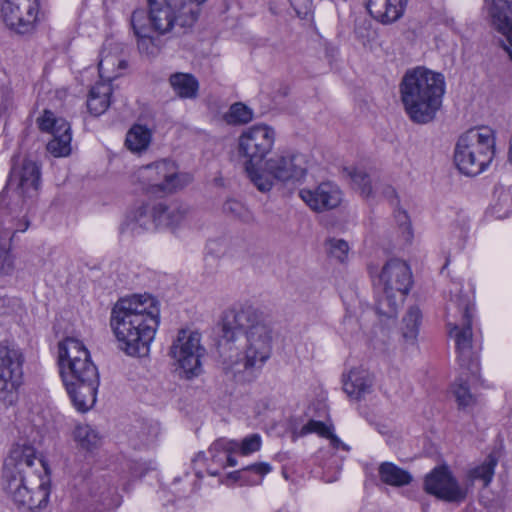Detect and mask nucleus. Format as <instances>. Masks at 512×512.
I'll return each instance as SVG.
<instances>
[{"mask_svg":"<svg viewBox=\"0 0 512 512\" xmlns=\"http://www.w3.org/2000/svg\"><path fill=\"white\" fill-rule=\"evenodd\" d=\"M239 336H244L243 357L224 361V370L233 374L248 369H260L272 352L273 330L266 316L252 306L227 311L221 323L219 348L221 353L232 350Z\"/></svg>","mask_w":512,"mask_h":512,"instance_id":"nucleus-1","label":"nucleus"},{"mask_svg":"<svg viewBox=\"0 0 512 512\" xmlns=\"http://www.w3.org/2000/svg\"><path fill=\"white\" fill-rule=\"evenodd\" d=\"M159 322L158 301L150 295L121 298L111 309V330L119 349L128 356L148 355Z\"/></svg>","mask_w":512,"mask_h":512,"instance_id":"nucleus-2","label":"nucleus"},{"mask_svg":"<svg viewBox=\"0 0 512 512\" xmlns=\"http://www.w3.org/2000/svg\"><path fill=\"white\" fill-rule=\"evenodd\" d=\"M3 478L6 492L18 506L32 512L47 506L50 495L47 469L32 446H17L11 450L4 463Z\"/></svg>","mask_w":512,"mask_h":512,"instance_id":"nucleus-3","label":"nucleus"},{"mask_svg":"<svg viewBox=\"0 0 512 512\" xmlns=\"http://www.w3.org/2000/svg\"><path fill=\"white\" fill-rule=\"evenodd\" d=\"M148 12L143 8L135 9L130 24L137 38L138 49L146 55H155L159 51L158 39L152 33L167 35L176 29L189 28L198 19V10L192 4H173L169 0H146Z\"/></svg>","mask_w":512,"mask_h":512,"instance_id":"nucleus-4","label":"nucleus"},{"mask_svg":"<svg viewBox=\"0 0 512 512\" xmlns=\"http://www.w3.org/2000/svg\"><path fill=\"white\" fill-rule=\"evenodd\" d=\"M60 376L73 406L86 412L96 402L99 373L90 352L78 339L67 337L58 344Z\"/></svg>","mask_w":512,"mask_h":512,"instance_id":"nucleus-5","label":"nucleus"},{"mask_svg":"<svg viewBox=\"0 0 512 512\" xmlns=\"http://www.w3.org/2000/svg\"><path fill=\"white\" fill-rule=\"evenodd\" d=\"M400 93L411 121L427 124L441 107L445 93L444 76L424 67L408 70L401 81Z\"/></svg>","mask_w":512,"mask_h":512,"instance_id":"nucleus-6","label":"nucleus"},{"mask_svg":"<svg viewBox=\"0 0 512 512\" xmlns=\"http://www.w3.org/2000/svg\"><path fill=\"white\" fill-rule=\"evenodd\" d=\"M495 155V136L489 127L472 128L457 141L454 161L459 171L467 176L480 174Z\"/></svg>","mask_w":512,"mask_h":512,"instance_id":"nucleus-7","label":"nucleus"},{"mask_svg":"<svg viewBox=\"0 0 512 512\" xmlns=\"http://www.w3.org/2000/svg\"><path fill=\"white\" fill-rule=\"evenodd\" d=\"M450 306L461 313V323H447L449 335L455 341L458 362L461 367L476 374L478 351L473 340L471 302L467 296L458 295L455 300H451Z\"/></svg>","mask_w":512,"mask_h":512,"instance_id":"nucleus-8","label":"nucleus"},{"mask_svg":"<svg viewBox=\"0 0 512 512\" xmlns=\"http://www.w3.org/2000/svg\"><path fill=\"white\" fill-rule=\"evenodd\" d=\"M379 279L383 285V295L377 301L376 310L388 318L395 317L398 307L395 293L404 296L412 286L410 267L400 259H390L383 266Z\"/></svg>","mask_w":512,"mask_h":512,"instance_id":"nucleus-9","label":"nucleus"},{"mask_svg":"<svg viewBox=\"0 0 512 512\" xmlns=\"http://www.w3.org/2000/svg\"><path fill=\"white\" fill-rule=\"evenodd\" d=\"M25 358L15 344L0 343V401L12 405L18 397V388L23 380Z\"/></svg>","mask_w":512,"mask_h":512,"instance_id":"nucleus-10","label":"nucleus"},{"mask_svg":"<svg viewBox=\"0 0 512 512\" xmlns=\"http://www.w3.org/2000/svg\"><path fill=\"white\" fill-rule=\"evenodd\" d=\"M200 340L199 333L182 329L170 346L169 355L174 359L179 374L186 379L197 377L202 372L201 358L205 348Z\"/></svg>","mask_w":512,"mask_h":512,"instance_id":"nucleus-11","label":"nucleus"},{"mask_svg":"<svg viewBox=\"0 0 512 512\" xmlns=\"http://www.w3.org/2000/svg\"><path fill=\"white\" fill-rule=\"evenodd\" d=\"M135 178L152 194L172 193L183 186L174 164L167 160L140 167Z\"/></svg>","mask_w":512,"mask_h":512,"instance_id":"nucleus-12","label":"nucleus"},{"mask_svg":"<svg viewBox=\"0 0 512 512\" xmlns=\"http://www.w3.org/2000/svg\"><path fill=\"white\" fill-rule=\"evenodd\" d=\"M275 142V131L267 125H254L245 129L238 139L239 155L245 164L261 163L271 152Z\"/></svg>","mask_w":512,"mask_h":512,"instance_id":"nucleus-13","label":"nucleus"},{"mask_svg":"<svg viewBox=\"0 0 512 512\" xmlns=\"http://www.w3.org/2000/svg\"><path fill=\"white\" fill-rule=\"evenodd\" d=\"M116 62L119 66L124 65V61L116 59L111 55L102 56L99 64V77L101 82L96 83L89 92L87 99V108L94 116H100L110 106V96L112 87L110 82L119 76L114 69Z\"/></svg>","mask_w":512,"mask_h":512,"instance_id":"nucleus-14","label":"nucleus"},{"mask_svg":"<svg viewBox=\"0 0 512 512\" xmlns=\"http://www.w3.org/2000/svg\"><path fill=\"white\" fill-rule=\"evenodd\" d=\"M38 9V0H4L1 5V16L10 30L18 34H27L34 29Z\"/></svg>","mask_w":512,"mask_h":512,"instance_id":"nucleus-15","label":"nucleus"},{"mask_svg":"<svg viewBox=\"0 0 512 512\" xmlns=\"http://www.w3.org/2000/svg\"><path fill=\"white\" fill-rule=\"evenodd\" d=\"M424 489L427 493L449 503L465 500L467 491L463 488L446 466L435 467L426 475Z\"/></svg>","mask_w":512,"mask_h":512,"instance_id":"nucleus-16","label":"nucleus"},{"mask_svg":"<svg viewBox=\"0 0 512 512\" xmlns=\"http://www.w3.org/2000/svg\"><path fill=\"white\" fill-rule=\"evenodd\" d=\"M267 171L277 182L300 181L307 172V160L300 153L275 155L267 161Z\"/></svg>","mask_w":512,"mask_h":512,"instance_id":"nucleus-17","label":"nucleus"},{"mask_svg":"<svg viewBox=\"0 0 512 512\" xmlns=\"http://www.w3.org/2000/svg\"><path fill=\"white\" fill-rule=\"evenodd\" d=\"M300 198L316 212H323L338 207L342 201L339 187L330 182H322L313 189H301Z\"/></svg>","mask_w":512,"mask_h":512,"instance_id":"nucleus-18","label":"nucleus"},{"mask_svg":"<svg viewBox=\"0 0 512 512\" xmlns=\"http://www.w3.org/2000/svg\"><path fill=\"white\" fill-rule=\"evenodd\" d=\"M40 167L31 159H23L21 164L12 165L9 178V189L11 187L21 188L29 196H36L40 187Z\"/></svg>","mask_w":512,"mask_h":512,"instance_id":"nucleus-19","label":"nucleus"},{"mask_svg":"<svg viewBox=\"0 0 512 512\" xmlns=\"http://www.w3.org/2000/svg\"><path fill=\"white\" fill-rule=\"evenodd\" d=\"M493 27L506 37L512 60V0H484Z\"/></svg>","mask_w":512,"mask_h":512,"instance_id":"nucleus-20","label":"nucleus"},{"mask_svg":"<svg viewBox=\"0 0 512 512\" xmlns=\"http://www.w3.org/2000/svg\"><path fill=\"white\" fill-rule=\"evenodd\" d=\"M29 225L30 221L25 216L9 227L0 225V276H9L14 272L15 262L10 242L15 233L26 231Z\"/></svg>","mask_w":512,"mask_h":512,"instance_id":"nucleus-21","label":"nucleus"},{"mask_svg":"<svg viewBox=\"0 0 512 512\" xmlns=\"http://www.w3.org/2000/svg\"><path fill=\"white\" fill-rule=\"evenodd\" d=\"M408 0H365L369 14L383 24H391L403 16Z\"/></svg>","mask_w":512,"mask_h":512,"instance_id":"nucleus-22","label":"nucleus"},{"mask_svg":"<svg viewBox=\"0 0 512 512\" xmlns=\"http://www.w3.org/2000/svg\"><path fill=\"white\" fill-rule=\"evenodd\" d=\"M350 177L362 196L371 197L380 193L391 201L392 204L396 202L395 200L397 199V196L395 189L390 185L380 182H375L373 184L370 176L365 171L361 169H354L350 172Z\"/></svg>","mask_w":512,"mask_h":512,"instance_id":"nucleus-23","label":"nucleus"},{"mask_svg":"<svg viewBox=\"0 0 512 512\" xmlns=\"http://www.w3.org/2000/svg\"><path fill=\"white\" fill-rule=\"evenodd\" d=\"M34 197L27 195L21 188L9 189V183H6L0 193V209L7 215H18L29 207Z\"/></svg>","mask_w":512,"mask_h":512,"instance_id":"nucleus-24","label":"nucleus"},{"mask_svg":"<svg viewBox=\"0 0 512 512\" xmlns=\"http://www.w3.org/2000/svg\"><path fill=\"white\" fill-rule=\"evenodd\" d=\"M373 378L367 370L353 368L343 380V389L352 399L360 400L371 392Z\"/></svg>","mask_w":512,"mask_h":512,"instance_id":"nucleus-25","label":"nucleus"},{"mask_svg":"<svg viewBox=\"0 0 512 512\" xmlns=\"http://www.w3.org/2000/svg\"><path fill=\"white\" fill-rule=\"evenodd\" d=\"M188 208L176 201L156 203V224L158 228H174L186 217Z\"/></svg>","mask_w":512,"mask_h":512,"instance_id":"nucleus-26","label":"nucleus"},{"mask_svg":"<svg viewBox=\"0 0 512 512\" xmlns=\"http://www.w3.org/2000/svg\"><path fill=\"white\" fill-rule=\"evenodd\" d=\"M126 225L132 232L157 229L156 203L153 205L142 204L131 211L127 216Z\"/></svg>","mask_w":512,"mask_h":512,"instance_id":"nucleus-27","label":"nucleus"},{"mask_svg":"<svg viewBox=\"0 0 512 512\" xmlns=\"http://www.w3.org/2000/svg\"><path fill=\"white\" fill-rule=\"evenodd\" d=\"M272 470L269 463L259 462L248 465L240 470L229 473L228 477L233 481H239L242 485H259L263 477Z\"/></svg>","mask_w":512,"mask_h":512,"instance_id":"nucleus-28","label":"nucleus"},{"mask_svg":"<svg viewBox=\"0 0 512 512\" xmlns=\"http://www.w3.org/2000/svg\"><path fill=\"white\" fill-rule=\"evenodd\" d=\"M73 439L80 450L93 453L102 445V436L89 424H78L73 430Z\"/></svg>","mask_w":512,"mask_h":512,"instance_id":"nucleus-29","label":"nucleus"},{"mask_svg":"<svg viewBox=\"0 0 512 512\" xmlns=\"http://www.w3.org/2000/svg\"><path fill=\"white\" fill-rule=\"evenodd\" d=\"M169 83L175 94L182 99H195L198 95L199 82L190 73H173L169 77Z\"/></svg>","mask_w":512,"mask_h":512,"instance_id":"nucleus-30","label":"nucleus"},{"mask_svg":"<svg viewBox=\"0 0 512 512\" xmlns=\"http://www.w3.org/2000/svg\"><path fill=\"white\" fill-rule=\"evenodd\" d=\"M381 481L387 485L402 487L410 484L412 475L392 462H383L378 468Z\"/></svg>","mask_w":512,"mask_h":512,"instance_id":"nucleus-31","label":"nucleus"},{"mask_svg":"<svg viewBox=\"0 0 512 512\" xmlns=\"http://www.w3.org/2000/svg\"><path fill=\"white\" fill-rule=\"evenodd\" d=\"M152 139L151 130L145 125L134 124L127 132L125 146L133 153L145 151Z\"/></svg>","mask_w":512,"mask_h":512,"instance_id":"nucleus-32","label":"nucleus"},{"mask_svg":"<svg viewBox=\"0 0 512 512\" xmlns=\"http://www.w3.org/2000/svg\"><path fill=\"white\" fill-rule=\"evenodd\" d=\"M259 163L245 164L246 173L254 186L262 193L269 192L277 182L273 175L267 171V162L263 168L257 167Z\"/></svg>","mask_w":512,"mask_h":512,"instance_id":"nucleus-33","label":"nucleus"},{"mask_svg":"<svg viewBox=\"0 0 512 512\" xmlns=\"http://www.w3.org/2000/svg\"><path fill=\"white\" fill-rule=\"evenodd\" d=\"M237 447L236 440L219 438L215 440L208 449L211 461L220 468L226 467V458L228 452H235Z\"/></svg>","mask_w":512,"mask_h":512,"instance_id":"nucleus-34","label":"nucleus"},{"mask_svg":"<svg viewBox=\"0 0 512 512\" xmlns=\"http://www.w3.org/2000/svg\"><path fill=\"white\" fill-rule=\"evenodd\" d=\"M71 129L59 130L52 134V139L47 143V151L54 157L67 156L71 152Z\"/></svg>","mask_w":512,"mask_h":512,"instance_id":"nucleus-35","label":"nucleus"},{"mask_svg":"<svg viewBox=\"0 0 512 512\" xmlns=\"http://www.w3.org/2000/svg\"><path fill=\"white\" fill-rule=\"evenodd\" d=\"M422 313L417 306H411L403 317L402 334L407 341L416 340L419 333V326Z\"/></svg>","mask_w":512,"mask_h":512,"instance_id":"nucleus-36","label":"nucleus"},{"mask_svg":"<svg viewBox=\"0 0 512 512\" xmlns=\"http://www.w3.org/2000/svg\"><path fill=\"white\" fill-rule=\"evenodd\" d=\"M497 463L498 459L490 454L481 465L471 469L468 476L471 481L480 480L483 482V487H487L493 479Z\"/></svg>","mask_w":512,"mask_h":512,"instance_id":"nucleus-37","label":"nucleus"},{"mask_svg":"<svg viewBox=\"0 0 512 512\" xmlns=\"http://www.w3.org/2000/svg\"><path fill=\"white\" fill-rule=\"evenodd\" d=\"M37 122L41 131L51 134L59 130H70V124L63 118H57L50 110H45Z\"/></svg>","mask_w":512,"mask_h":512,"instance_id":"nucleus-38","label":"nucleus"},{"mask_svg":"<svg viewBox=\"0 0 512 512\" xmlns=\"http://www.w3.org/2000/svg\"><path fill=\"white\" fill-rule=\"evenodd\" d=\"M453 394L460 409L472 407L476 403L475 396L470 392L467 383L462 379L454 384Z\"/></svg>","mask_w":512,"mask_h":512,"instance_id":"nucleus-39","label":"nucleus"},{"mask_svg":"<svg viewBox=\"0 0 512 512\" xmlns=\"http://www.w3.org/2000/svg\"><path fill=\"white\" fill-rule=\"evenodd\" d=\"M252 119V110L240 102L233 104L226 115V120L229 124H246Z\"/></svg>","mask_w":512,"mask_h":512,"instance_id":"nucleus-40","label":"nucleus"},{"mask_svg":"<svg viewBox=\"0 0 512 512\" xmlns=\"http://www.w3.org/2000/svg\"><path fill=\"white\" fill-rule=\"evenodd\" d=\"M223 212L243 222H249L252 219L251 212L238 200L228 199L223 204Z\"/></svg>","mask_w":512,"mask_h":512,"instance_id":"nucleus-41","label":"nucleus"},{"mask_svg":"<svg viewBox=\"0 0 512 512\" xmlns=\"http://www.w3.org/2000/svg\"><path fill=\"white\" fill-rule=\"evenodd\" d=\"M236 444L235 452H240L242 455H249L260 450L261 437L259 434H251L240 442L236 440Z\"/></svg>","mask_w":512,"mask_h":512,"instance_id":"nucleus-42","label":"nucleus"},{"mask_svg":"<svg viewBox=\"0 0 512 512\" xmlns=\"http://www.w3.org/2000/svg\"><path fill=\"white\" fill-rule=\"evenodd\" d=\"M329 254L340 262H344L348 257V243L342 239H329L327 241Z\"/></svg>","mask_w":512,"mask_h":512,"instance_id":"nucleus-43","label":"nucleus"},{"mask_svg":"<svg viewBox=\"0 0 512 512\" xmlns=\"http://www.w3.org/2000/svg\"><path fill=\"white\" fill-rule=\"evenodd\" d=\"M332 426H328L321 421L309 420L300 430L299 436H305L310 433H317L326 438L332 431Z\"/></svg>","mask_w":512,"mask_h":512,"instance_id":"nucleus-44","label":"nucleus"},{"mask_svg":"<svg viewBox=\"0 0 512 512\" xmlns=\"http://www.w3.org/2000/svg\"><path fill=\"white\" fill-rule=\"evenodd\" d=\"M510 200V195L508 193H501L497 203L493 206L494 212L497 215V217H506L510 209H506L502 211V204L507 203Z\"/></svg>","mask_w":512,"mask_h":512,"instance_id":"nucleus-45","label":"nucleus"},{"mask_svg":"<svg viewBox=\"0 0 512 512\" xmlns=\"http://www.w3.org/2000/svg\"><path fill=\"white\" fill-rule=\"evenodd\" d=\"M330 441V445L336 449H342L344 451H349V446L341 441V439L333 433V431L330 432V434L326 437Z\"/></svg>","mask_w":512,"mask_h":512,"instance_id":"nucleus-46","label":"nucleus"},{"mask_svg":"<svg viewBox=\"0 0 512 512\" xmlns=\"http://www.w3.org/2000/svg\"><path fill=\"white\" fill-rule=\"evenodd\" d=\"M395 218L400 226H404L405 230H407L408 237L411 236L409 218L405 211H398L395 215Z\"/></svg>","mask_w":512,"mask_h":512,"instance_id":"nucleus-47","label":"nucleus"},{"mask_svg":"<svg viewBox=\"0 0 512 512\" xmlns=\"http://www.w3.org/2000/svg\"><path fill=\"white\" fill-rule=\"evenodd\" d=\"M294 10L300 14L302 10H306L312 3V0H289Z\"/></svg>","mask_w":512,"mask_h":512,"instance_id":"nucleus-48","label":"nucleus"},{"mask_svg":"<svg viewBox=\"0 0 512 512\" xmlns=\"http://www.w3.org/2000/svg\"><path fill=\"white\" fill-rule=\"evenodd\" d=\"M141 466H142L141 464L135 463L131 467V472H132L133 476L142 477L147 472L148 468L142 469Z\"/></svg>","mask_w":512,"mask_h":512,"instance_id":"nucleus-49","label":"nucleus"},{"mask_svg":"<svg viewBox=\"0 0 512 512\" xmlns=\"http://www.w3.org/2000/svg\"><path fill=\"white\" fill-rule=\"evenodd\" d=\"M207 0H189L188 2H182L181 4H192L198 10V14L200 13V5L205 3Z\"/></svg>","mask_w":512,"mask_h":512,"instance_id":"nucleus-50","label":"nucleus"},{"mask_svg":"<svg viewBox=\"0 0 512 512\" xmlns=\"http://www.w3.org/2000/svg\"><path fill=\"white\" fill-rule=\"evenodd\" d=\"M232 453L233 452H228L227 454V458H226V467L227 466H236L237 464V460L235 459V457L232 456Z\"/></svg>","mask_w":512,"mask_h":512,"instance_id":"nucleus-51","label":"nucleus"},{"mask_svg":"<svg viewBox=\"0 0 512 512\" xmlns=\"http://www.w3.org/2000/svg\"><path fill=\"white\" fill-rule=\"evenodd\" d=\"M205 459V453L204 452H199L196 457L193 459V461H198V460H204Z\"/></svg>","mask_w":512,"mask_h":512,"instance_id":"nucleus-52","label":"nucleus"},{"mask_svg":"<svg viewBox=\"0 0 512 512\" xmlns=\"http://www.w3.org/2000/svg\"><path fill=\"white\" fill-rule=\"evenodd\" d=\"M198 489H199V484H198L197 482H195V483L193 484V488L191 489L190 493L195 492V491H197Z\"/></svg>","mask_w":512,"mask_h":512,"instance_id":"nucleus-53","label":"nucleus"},{"mask_svg":"<svg viewBox=\"0 0 512 512\" xmlns=\"http://www.w3.org/2000/svg\"><path fill=\"white\" fill-rule=\"evenodd\" d=\"M208 473H209L210 475H212V476H216V475H218V471H217V470H215V471H214V470H212V469H210V468H208Z\"/></svg>","mask_w":512,"mask_h":512,"instance_id":"nucleus-54","label":"nucleus"},{"mask_svg":"<svg viewBox=\"0 0 512 512\" xmlns=\"http://www.w3.org/2000/svg\"><path fill=\"white\" fill-rule=\"evenodd\" d=\"M248 477H249V478H255V477H256V474H254V473H249V474H248Z\"/></svg>","mask_w":512,"mask_h":512,"instance_id":"nucleus-55","label":"nucleus"},{"mask_svg":"<svg viewBox=\"0 0 512 512\" xmlns=\"http://www.w3.org/2000/svg\"><path fill=\"white\" fill-rule=\"evenodd\" d=\"M7 299L5 298H0V304H4L6 302Z\"/></svg>","mask_w":512,"mask_h":512,"instance_id":"nucleus-56","label":"nucleus"},{"mask_svg":"<svg viewBox=\"0 0 512 512\" xmlns=\"http://www.w3.org/2000/svg\"><path fill=\"white\" fill-rule=\"evenodd\" d=\"M196 476H197V478H199V479H200V478H202V475H201V473H200V472H197V473H196Z\"/></svg>","mask_w":512,"mask_h":512,"instance_id":"nucleus-57","label":"nucleus"}]
</instances>
